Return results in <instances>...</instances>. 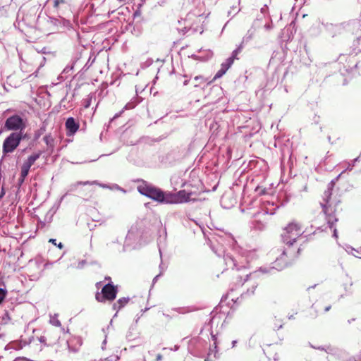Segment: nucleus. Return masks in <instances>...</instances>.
Listing matches in <instances>:
<instances>
[{
    "label": "nucleus",
    "mask_w": 361,
    "mask_h": 361,
    "mask_svg": "<svg viewBox=\"0 0 361 361\" xmlns=\"http://www.w3.org/2000/svg\"><path fill=\"white\" fill-rule=\"evenodd\" d=\"M49 323L55 326L60 327L61 326V322L58 319V314H54L50 315Z\"/></svg>",
    "instance_id": "15"
},
{
    "label": "nucleus",
    "mask_w": 361,
    "mask_h": 361,
    "mask_svg": "<svg viewBox=\"0 0 361 361\" xmlns=\"http://www.w3.org/2000/svg\"><path fill=\"white\" fill-rule=\"evenodd\" d=\"M25 127V121L18 115L8 117L5 122V128L9 130H18V133H22Z\"/></svg>",
    "instance_id": "7"
},
{
    "label": "nucleus",
    "mask_w": 361,
    "mask_h": 361,
    "mask_svg": "<svg viewBox=\"0 0 361 361\" xmlns=\"http://www.w3.org/2000/svg\"><path fill=\"white\" fill-rule=\"evenodd\" d=\"M65 4V1L64 0H55L54 1V6L57 8L59 7V6L61 4Z\"/></svg>",
    "instance_id": "25"
},
{
    "label": "nucleus",
    "mask_w": 361,
    "mask_h": 361,
    "mask_svg": "<svg viewBox=\"0 0 361 361\" xmlns=\"http://www.w3.org/2000/svg\"><path fill=\"white\" fill-rule=\"evenodd\" d=\"M117 294V288L111 283L105 285L101 293H97L96 300L99 302H105V300H114Z\"/></svg>",
    "instance_id": "8"
},
{
    "label": "nucleus",
    "mask_w": 361,
    "mask_h": 361,
    "mask_svg": "<svg viewBox=\"0 0 361 361\" xmlns=\"http://www.w3.org/2000/svg\"><path fill=\"white\" fill-rule=\"evenodd\" d=\"M360 3H361V0H358Z\"/></svg>",
    "instance_id": "45"
},
{
    "label": "nucleus",
    "mask_w": 361,
    "mask_h": 361,
    "mask_svg": "<svg viewBox=\"0 0 361 361\" xmlns=\"http://www.w3.org/2000/svg\"><path fill=\"white\" fill-rule=\"evenodd\" d=\"M159 268H160V269H161V272H160V274H161H161H163V272L164 271L165 269L164 268V267H162V264H160Z\"/></svg>",
    "instance_id": "34"
},
{
    "label": "nucleus",
    "mask_w": 361,
    "mask_h": 361,
    "mask_svg": "<svg viewBox=\"0 0 361 361\" xmlns=\"http://www.w3.org/2000/svg\"><path fill=\"white\" fill-rule=\"evenodd\" d=\"M209 357L210 356H207V357L204 360V361H213V360L209 359Z\"/></svg>",
    "instance_id": "40"
},
{
    "label": "nucleus",
    "mask_w": 361,
    "mask_h": 361,
    "mask_svg": "<svg viewBox=\"0 0 361 361\" xmlns=\"http://www.w3.org/2000/svg\"><path fill=\"white\" fill-rule=\"evenodd\" d=\"M235 344H236V341H233L232 342V347H233H233H235Z\"/></svg>",
    "instance_id": "39"
},
{
    "label": "nucleus",
    "mask_w": 361,
    "mask_h": 361,
    "mask_svg": "<svg viewBox=\"0 0 361 361\" xmlns=\"http://www.w3.org/2000/svg\"><path fill=\"white\" fill-rule=\"evenodd\" d=\"M226 71L225 69H224L221 66V68L220 70H219L217 71V73H216V75H214L213 80L212 81H209L208 82V84H210L213 80H215L219 78H221L223 75H224L226 73Z\"/></svg>",
    "instance_id": "19"
},
{
    "label": "nucleus",
    "mask_w": 361,
    "mask_h": 361,
    "mask_svg": "<svg viewBox=\"0 0 361 361\" xmlns=\"http://www.w3.org/2000/svg\"><path fill=\"white\" fill-rule=\"evenodd\" d=\"M44 140L46 142L47 145H50L51 142L53 141V140L51 137V136H47V135L44 137Z\"/></svg>",
    "instance_id": "28"
},
{
    "label": "nucleus",
    "mask_w": 361,
    "mask_h": 361,
    "mask_svg": "<svg viewBox=\"0 0 361 361\" xmlns=\"http://www.w3.org/2000/svg\"><path fill=\"white\" fill-rule=\"evenodd\" d=\"M99 185L100 187L103 188H109L105 184H102V183H99L97 181L94 180V181H92V182H90V181H86V182H82V181H80V182H78L76 183V185Z\"/></svg>",
    "instance_id": "16"
},
{
    "label": "nucleus",
    "mask_w": 361,
    "mask_h": 361,
    "mask_svg": "<svg viewBox=\"0 0 361 361\" xmlns=\"http://www.w3.org/2000/svg\"><path fill=\"white\" fill-rule=\"evenodd\" d=\"M191 193L187 192L185 190H180L176 193L168 192V198L166 202L168 204H180L190 202Z\"/></svg>",
    "instance_id": "9"
},
{
    "label": "nucleus",
    "mask_w": 361,
    "mask_h": 361,
    "mask_svg": "<svg viewBox=\"0 0 361 361\" xmlns=\"http://www.w3.org/2000/svg\"><path fill=\"white\" fill-rule=\"evenodd\" d=\"M252 33L248 32L245 36L243 37L240 44L243 45L244 43H247L252 39Z\"/></svg>",
    "instance_id": "22"
},
{
    "label": "nucleus",
    "mask_w": 361,
    "mask_h": 361,
    "mask_svg": "<svg viewBox=\"0 0 361 361\" xmlns=\"http://www.w3.org/2000/svg\"><path fill=\"white\" fill-rule=\"evenodd\" d=\"M49 242L55 245H57L60 249H61L63 247V245L61 243H59V244H57L56 239H50Z\"/></svg>",
    "instance_id": "26"
},
{
    "label": "nucleus",
    "mask_w": 361,
    "mask_h": 361,
    "mask_svg": "<svg viewBox=\"0 0 361 361\" xmlns=\"http://www.w3.org/2000/svg\"><path fill=\"white\" fill-rule=\"evenodd\" d=\"M135 104H134L132 102H129L123 108V111L124 110H128V109H133L134 108Z\"/></svg>",
    "instance_id": "27"
},
{
    "label": "nucleus",
    "mask_w": 361,
    "mask_h": 361,
    "mask_svg": "<svg viewBox=\"0 0 361 361\" xmlns=\"http://www.w3.org/2000/svg\"><path fill=\"white\" fill-rule=\"evenodd\" d=\"M195 80L197 82V83L195 84V87L199 86L202 82H204L207 81L206 79H204L202 76H196L195 77Z\"/></svg>",
    "instance_id": "21"
},
{
    "label": "nucleus",
    "mask_w": 361,
    "mask_h": 361,
    "mask_svg": "<svg viewBox=\"0 0 361 361\" xmlns=\"http://www.w3.org/2000/svg\"><path fill=\"white\" fill-rule=\"evenodd\" d=\"M254 256V253L252 252H243L242 254L238 255L237 257H233L228 255L225 256L224 260L226 266L228 268L234 269L236 268L239 269L242 267H246V266L249 264V262L252 260Z\"/></svg>",
    "instance_id": "3"
},
{
    "label": "nucleus",
    "mask_w": 361,
    "mask_h": 361,
    "mask_svg": "<svg viewBox=\"0 0 361 361\" xmlns=\"http://www.w3.org/2000/svg\"><path fill=\"white\" fill-rule=\"evenodd\" d=\"M137 190L140 193L145 195L159 203L168 204V192H164L160 189L147 184L145 182L142 183L137 186Z\"/></svg>",
    "instance_id": "2"
},
{
    "label": "nucleus",
    "mask_w": 361,
    "mask_h": 361,
    "mask_svg": "<svg viewBox=\"0 0 361 361\" xmlns=\"http://www.w3.org/2000/svg\"><path fill=\"white\" fill-rule=\"evenodd\" d=\"M66 128L68 131V135H71L78 131L79 128V124L73 117H70L66 121Z\"/></svg>",
    "instance_id": "10"
},
{
    "label": "nucleus",
    "mask_w": 361,
    "mask_h": 361,
    "mask_svg": "<svg viewBox=\"0 0 361 361\" xmlns=\"http://www.w3.org/2000/svg\"><path fill=\"white\" fill-rule=\"evenodd\" d=\"M212 340L214 341V348L216 349V345H217L216 336L215 335H212Z\"/></svg>",
    "instance_id": "29"
},
{
    "label": "nucleus",
    "mask_w": 361,
    "mask_h": 361,
    "mask_svg": "<svg viewBox=\"0 0 361 361\" xmlns=\"http://www.w3.org/2000/svg\"><path fill=\"white\" fill-rule=\"evenodd\" d=\"M243 47V45L240 44L239 47L232 52V55L231 57H233V60L236 58L237 55L239 53H240Z\"/></svg>",
    "instance_id": "20"
},
{
    "label": "nucleus",
    "mask_w": 361,
    "mask_h": 361,
    "mask_svg": "<svg viewBox=\"0 0 361 361\" xmlns=\"http://www.w3.org/2000/svg\"><path fill=\"white\" fill-rule=\"evenodd\" d=\"M160 276H161V274H158V275H157V276L154 278V279H153V283H154L157 281L158 278H159Z\"/></svg>",
    "instance_id": "36"
},
{
    "label": "nucleus",
    "mask_w": 361,
    "mask_h": 361,
    "mask_svg": "<svg viewBox=\"0 0 361 361\" xmlns=\"http://www.w3.org/2000/svg\"><path fill=\"white\" fill-rule=\"evenodd\" d=\"M347 252L356 257L361 258V249L356 250L353 247H349Z\"/></svg>",
    "instance_id": "17"
},
{
    "label": "nucleus",
    "mask_w": 361,
    "mask_h": 361,
    "mask_svg": "<svg viewBox=\"0 0 361 361\" xmlns=\"http://www.w3.org/2000/svg\"><path fill=\"white\" fill-rule=\"evenodd\" d=\"M318 348V349H321V350H325V351H327V350H331V348H330L329 346H328V347H327V348H320V347H319V348Z\"/></svg>",
    "instance_id": "35"
},
{
    "label": "nucleus",
    "mask_w": 361,
    "mask_h": 361,
    "mask_svg": "<svg viewBox=\"0 0 361 361\" xmlns=\"http://www.w3.org/2000/svg\"><path fill=\"white\" fill-rule=\"evenodd\" d=\"M129 301V298H122L114 304L113 308L114 310H120Z\"/></svg>",
    "instance_id": "12"
},
{
    "label": "nucleus",
    "mask_w": 361,
    "mask_h": 361,
    "mask_svg": "<svg viewBox=\"0 0 361 361\" xmlns=\"http://www.w3.org/2000/svg\"><path fill=\"white\" fill-rule=\"evenodd\" d=\"M30 167L25 165V164H23L22 167H21V173H20V181L23 182L24 180V179L25 178V177L27 176L28 174V172L30 171Z\"/></svg>",
    "instance_id": "14"
},
{
    "label": "nucleus",
    "mask_w": 361,
    "mask_h": 361,
    "mask_svg": "<svg viewBox=\"0 0 361 361\" xmlns=\"http://www.w3.org/2000/svg\"><path fill=\"white\" fill-rule=\"evenodd\" d=\"M212 354H214V357H216V358L218 357V355H217L218 350H217V348L216 349L214 348V345L212 348H209L208 356H211Z\"/></svg>",
    "instance_id": "23"
},
{
    "label": "nucleus",
    "mask_w": 361,
    "mask_h": 361,
    "mask_svg": "<svg viewBox=\"0 0 361 361\" xmlns=\"http://www.w3.org/2000/svg\"><path fill=\"white\" fill-rule=\"evenodd\" d=\"M156 360H157V361H161L162 360V355L160 354H158Z\"/></svg>",
    "instance_id": "33"
},
{
    "label": "nucleus",
    "mask_w": 361,
    "mask_h": 361,
    "mask_svg": "<svg viewBox=\"0 0 361 361\" xmlns=\"http://www.w3.org/2000/svg\"><path fill=\"white\" fill-rule=\"evenodd\" d=\"M123 111H123V109L120 113L116 114L114 116L113 119H115V118H116L119 117Z\"/></svg>",
    "instance_id": "30"
},
{
    "label": "nucleus",
    "mask_w": 361,
    "mask_h": 361,
    "mask_svg": "<svg viewBox=\"0 0 361 361\" xmlns=\"http://www.w3.org/2000/svg\"><path fill=\"white\" fill-rule=\"evenodd\" d=\"M178 347L176 345L174 348V350H178Z\"/></svg>",
    "instance_id": "43"
},
{
    "label": "nucleus",
    "mask_w": 361,
    "mask_h": 361,
    "mask_svg": "<svg viewBox=\"0 0 361 361\" xmlns=\"http://www.w3.org/2000/svg\"><path fill=\"white\" fill-rule=\"evenodd\" d=\"M330 308H331V306L326 307L325 308V311H326V312L329 311V310H330Z\"/></svg>",
    "instance_id": "41"
},
{
    "label": "nucleus",
    "mask_w": 361,
    "mask_h": 361,
    "mask_svg": "<svg viewBox=\"0 0 361 361\" xmlns=\"http://www.w3.org/2000/svg\"><path fill=\"white\" fill-rule=\"evenodd\" d=\"M5 194V192L4 190V188L1 189V194H0V198H2L3 196Z\"/></svg>",
    "instance_id": "37"
},
{
    "label": "nucleus",
    "mask_w": 361,
    "mask_h": 361,
    "mask_svg": "<svg viewBox=\"0 0 361 361\" xmlns=\"http://www.w3.org/2000/svg\"><path fill=\"white\" fill-rule=\"evenodd\" d=\"M6 295V291L3 288H0V304L4 300Z\"/></svg>",
    "instance_id": "24"
},
{
    "label": "nucleus",
    "mask_w": 361,
    "mask_h": 361,
    "mask_svg": "<svg viewBox=\"0 0 361 361\" xmlns=\"http://www.w3.org/2000/svg\"><path fill=\"white\" fill-rule=\"evenodd\" d=\"M346 29L353 33L357 34L361 31V22L357 20H351L347 23Z\"/></svg>",
    "instance_id": "11"
},
{
    "label": "nucleus",
    "mask_w": 361,
    "mask_h": 361,
    "mask_svg": "<svg viewBox=\"0 0 361 361\" xmlns=\"http://www.w3.org/2000/svg\"><path fill=\"white\" fill-rule=\"evenodd\" d=\"M333 236L336 238H338V233H337V230L336 228H334V234H333Z\"/></svg>",
    "instance_id": "31"
},
{
    "label": "nucleus",
    "mask_w": 361,
    "mask_h": 361,
    "mask_svg": "<svg viewBox=\"0 0 361 361\" xmlns=\"http://www.w3.org/2000/svg\"><path fill=\"white\" fill-rule=\"evenodd\" d=\"M39 154H32L31 156H30L27 161H25L23 164L31 167V166L35 162V161L39 159Z\"/></svg>",
    "instance_id": "13"
},
{
    "label": "nucleus",
    "mask_w": 361,
    "mask_h": 361,
    "mask_svg": "<svg viewBox=\"0 0 361 361\" xmlns=\"http://www.w3.org/2000/svg\"><path fill=\"white\" fill-rule=\"evenodd\" d=\"M303 232L302 227L299 223L296 221L289 223L284 228L282 234L284 243L292 245Z\"/></svg>",
    "instance_id": "4"
},
{
    "label": "nucleus",
    "mask_w": 361,
    "mask_h": 361,
    "mask_svg": "<svg viewBox=\"0 0 361 361\" xmlns=\"http://www.w3.org/2000/svg\"><path fill=\"white\" fill-rule=\"evenodd\" d=\"M106 339H104V341H103V344H105V343H106Z\"/></svg>",
    "instance_id": "44"
},
{
    "label": "nucleus",
    "mask_w": 361,
    "mask_h": 361,
    "mask_svg": "<svg viewBox=\"0 0 361 361\" xmlns=\"http://www.w3.org/2000/svg\"><path fill=\"white\" fill-rule=\"evenodd\" d=\"M233 63V57H229L226 59L225 62L221 63V67L225 69L226 71L228 70V68L231 66V65Z\"/></svg>",
    "instance_id": "18"
},
{
    "label": "nucleus",
    "mask_w": 361,
    "mask_h": 361,
    "mask_svg": "<svg viewBox=\"0 0 361 361\" xmlns=\"http://www.w3.org/2000/svg\"><path fill=\"white\" fill-rule=\"evenodd\" d=\"M189 82V80H185L184 82H183V85H187Z\"/></svg>",
    "instance_id": "38"
},
{
    "label": "nucleus",
    "mask_w": 361,
    "mask_h": 361,
    "mask_svg": "<svg viewBox=\"0 0 361 361\" xmlns=\"http://www.w3.org/2000/svg\"><path fill=\"white\" fill-rule=\"evenodd\" d=\"M39 341L41 342V343H44L45 341H46V338L44 336H41L39 338Z\"/></svg>",
    "instance_id": "32"
},
{
    "label": "nucleus",
    "mask_w": 361,
    "mask_h": 361,
    "mask_svg": "<svg viewBox=\"0 0 361 361\" xmlns=\"http://www.w3.org/2000/svg\"><path fill=\"white\" fill-rule=\"evenodd\" d=\"M22 138V133H12L10 134L3 143V152L5 154L13 152L19 145Z\"/></svg>",
    "instance_id": "5"
},
{
    "label": "nucleus",
    "mask_w": 361,
    "mask_h": 361,
    "mask_svg": "<svg viewBox=\"0 0 361 361\" xmlns=\"http://www.w3.org/2000/svg\"><path fill=\"white\" fill-rule=\"evenodd\" d=\"M286 255L283 251L279 258H277L274 262V266L272 267H261L258 271H255L252 274L254 277L258 276L260 273L262 274H269L273 269L281 270L287 266V260H286Z\"/></svg>",
    "instance_id": "6"
},
{
    "label": "nucleus",
    "mask_w": 361,
    "mask_h": 361,
    "mask_svg": "<svg viewBox=\"0 0 361 361\" xmlns=\"http://www.w3.org/2000/svg\"><path fill=\"white\" fill-rule=\"evenodd\" d=\"M265 27H266L267 29H270V28H271V26H270V25H265Z\"/></svg>",
    "instance_id": "42"
},
{
    "label": "nucleus",
    "mask_w": 361,
    "mask_h": 361,
    "mask_svg": "<svg viewBox=\"0 0 361 361\" xmlns=\"http://www.w3.org/2000/svg\"><path fill=\"white\" fill-rule=\"evenodd\" d=\"M334 186V181H331L328 185V188L324 191L322 196V201L320 204L323 209V212L326 215L327 224L330 228H333L334 224L338 221V219L335 216L334 212L335 207L337 204L340 202L336 196H333V190Z\"/></svg>",
    "instance_id": "1"
}]
</instances>
